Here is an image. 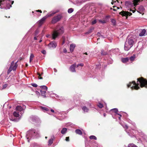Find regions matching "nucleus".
<instances>
[{"label": "nucleus", "mask_w": 147, "mask_h": 147, "mask_svg": "<svg viewBox=\"0 0 147 147\" xmlns=\"http://www.w3.org/2000/svg\"><path fill=\"white\" fill-rule=\"evenodd\" d=\"M42 41V40L41 39H40V40L39 41V42H40Z\"/></svg>", "instance_id": "nucleus-60"}, {"label": "nucleus", "mask_w": 147, "mask_h": 147, "mask_svg": "<svg viewBox=\"0 0 147 147\" xmlns=\"http://www.w3.org/2000/svg\"><path fill=\"white\" fill-rule=\"evenodd\" d=\"M117 115H119V116H120V117H121L122 116V115L118 113H117L116 114Z\"/></svg>", "instance_id": "nucleus-51"}, {"label": "nucleus", "mask_w": 147, "mask_h": 147, "mask_svg": "<svg viewBox=\"0 0 147 147\" xmlns=\"http://www.w3.org/2000/svg\"><path fill=\"white\" fill-rule=\"evenodd\" d=\"M101 54L102 55H106V53H104L103 50H102L101 52Z\"/></svg>", "instance_id": "nucleus-43"}, {"label": "nucleus", "mask_w": 147, "mask_h": 147, "mask_svg": "<svg viewBox=\"0 0 147 147\" xmlns=\"http://www.w3.org/2000/svg\"><path fill=\"white\" fill-rule=\"evenodd\" d=\"M63 51L65 52H66L67 51V50H66V49H63Z\"/></svg>", "instance_id": "nucleus-52"}, {"label": "nucleus", "mask_w": 147, "mask_h": 147, "mask_svg": "<svg viewBox=\"0 0 147 147\" xmlns=\"http://www.w3.org/2000/svg\"><path fill=\"white\" fill-rule=\"evenodd\" d=\"M34 40H37V37H34Z\"/></svg>", "instance_id": "nucleus-59"}, {"label": "nucleus", "mask_w": 147, "mask_h": 147, "mask_svg": "<svg viewBox=\"0 0 147 147\" xmlns=\"http://www.w3.org/2000/svg\"><path fill=\"white\" fill-rule=\"evenodd\" d=\"M56 46L57 45L55 41L50 42L49 45V46L50 48H55Z\"/></svg>", "instance_id": "nucleus-11"}, {"label": "nucleus", "mask_w": 147, "mask_h": 147, "mask_svg": "<svg viewBox=\"0 0 147 147\" xmlns=\"http://www.w3.org/2000/svg\"><path fill=\"white\" fill-rule=\"evenodd\" d=\"M137 80V83H136L134 81H133L132 82H130L127 85L128 87L131 86V84H133V85L131 87V89L132 90L134 89L138 90L140 88V87L139 86V84L138 82L140 83V85L141 87L142 88L144 87H147V80L146 79L141 77L140 78H138Z\"/></svg>", "instance_id": "nucleus-1"}, {"label": "nucleus", "mask_w": 147, "mask_h": 147, "mask_svg": "<svg viewBox=\"0 0 147 147\" xmlns=\"http://www.w3.org/2000/svg\"><path fill=\"white\" fill-rule=\"evenodd\" d=\"M76 45L74 44H72L70 45V50L71 52H72L73 51Z\"/></svg>", "instance_id": "nucleus-15"}, {"label": "nucleus", "mask_w": 147, "mask_h": 147, "mask_svg": "<svg viewBox=\"0 0 147 147\" xmlns=\"http://www.w3.org/2000/svg\"><path fill=\"white\" fill-rule=\"evenodd\" d=\"M31 85L34 87H36L38 86L37 84L34 83H32Z\"/></svg>", "instance_id": "nucleus-39"}, {"label": "nucleus", "mask_w": 147, "mask_h": 147, "mask_svg": "<svg viewBox=\"0 0 147 147\" xmlns=\"http://www.w3.org/2000/svg\"><path fill=\"white\" fill-rule=\"evenodd\" d=\"M62 18L61 15L58 14L57 16H55L52 19L51 22L52 24H55L61 19Z\"/></svg>", "instance_id": "nucleus-6"}, {"label": "nucleus", "mask_w": 147, "mask_h": 147, "mask_svg": "<svg viewBox=\"0 0 147 147\" xmlns=\"http://www.w3.org/2000/svg\"><path fill=\"white\" fill-rule=\"evenodd\" d=\"M127 147H137V146L134 144H129Z\"/></svg>", "instance_id": "nucleus-34"}, {"label": "nucleus", "mask_w": 147, "mask_h": 147, "mask_svg": "<svg viewBox=\"0 0 147 147\" xmlns=\"http://www.w3.org/2000/svg\"><path fill=\"white\" fill-rule=\"evenodd\" d=\"M40 88L42 89H43L44 90H47V87L46 86H40Z\"/></svg>", "instance_id": "nucleus-29"}, {"label": "nucleus", "mask_w": 147, "mask_h": 147, "mask_svg": "<svg viewBox=\"0 0 147 147\" xmlns=\"http://www.w3.org/2000/svg\"><path fill=\"white\" fill-rule=\"evenodd\" d=\"M79 65H80V66L82 67L84 65V64L82 63L79 64Z\"/></svg>", "instance_id": "nucleus-47"}, {"label": "nucleus", "mask_w": 147, "mask_h": 147, "mask_svg": "<svg viewBox=\"0 0 147 147\" xmlns=\"http://www.w3.org/2000/svg\"><path fill=\"white\" fill-rule=\"evenodd\" d=\"M54 138V136H53L49 140L48 142V145L51 146L53 144Z\"/></svg>", "instance_id": "nucleus-16"}, {"label": "nucleus", "mask_w": 147, "mask_h": 147, "mask_svg": "<svg viewBox=\"0 0 147 147\" xmlns=\"http://www.w3.org/2000/svg\"><path fill=\"white\" fill-rule=\"evenodd\" d=\"M64 29L62 27H60L57 28V30L54 32L52 34V37H57L60 36V35L63 33Z\"/></svg>", "instance_id": "nucleus-4"}, {"label": "nucleus", "mask_w": 147, "mask_h": 147, "mask_svg": "<svg viewBox=\"0 0 147 147\" xmlns=\"http://www.w3.org/2000/svg\"><path fill=\"white\" fill-rule=\"evenodd\" d=\"M37 11L39 12H40V13H42V11H41V10H37Z\"/></svg>", "instance_id": "nucleus-48"}, {"label": "nucleus", "mask_w": 147, "mask_h": 147, "mask_svg": "<svg viewBox=\"0 0 147 147\" xmlns=\"http://www.w3.org/2000/svg\"><path fill=\"white\" fill-rule=\"evenodd\" d=\"M119 14L122 15L123 16H125L127 18V16H131L132 14V13H131L128 11H122L119 13Z\"/></svg>", "instance_id": "nucleus-8"}, {"label": "nucleus", "mask_w": 147, "mask_h": 147, "mask_svg": "<svg viewBox=\"0 0 147 147\" xmlns=\"http://www.w3.org/2000/svg\"><path fill=\"white\" fill-rule=\"evenodd\" d=\"M51 111L52 112V113H54V110H53V109H51Z\"/></svg>", "instance_id": "nucleus-49"}, {"label": "nucleus", "mask_w": 147, "mask_h": 147, "mask_svg": "<svg viewBox=\"0 0 147 147\" xmlns=\"http://www.w3.org/2000/svg\"><path fill=\"white\" fill-rule=\"evenodd\" d=\"M19 113H20L19 112L16 111L13 113V115L15 117H19L20 116Z\"/></svg>", "instance_id": "nucleus-17"}, {"label": "nucleus", "mask_w": 147, "mask_h": 147, "mask_svg": "<svg viewBox=\"0 0 147 147\" xmlns=\"http://www.w3.org/2000/svg\"><path fill=\"white\" fill-rule=\"evenodd\" d=\"M47 18V17L45 16L42 18L39 21V24L40 26L42 25L45 22L46 19Z\"/></svg>", "instance_id": "nucleus-12"}, {"label": "nucleus", "mask_w": 147, "mask_h": 147, "mask_svg": "<svg viewBox=\"0 0 147 147\" xmlns=\"http://www.w3.org/2000/svg\"><path fill=\"white\" fill-rule=\"evenodd\" d=\"M123 126L124 128H126L127 129L128 128V126L126 125H124V126Z\"/></svg>", "instance_id": "nucleus-45"}, {"label": "nucleus", "mask_w": 147, "mask_h": 147, "mask_svg": "<svg viewBox=\"0 0 147 147\" xmlns=\"http://www.w3.org/2000/svg\"><path fill=\"white\" fill-rule=\"evenodd\" d=\"M98 21L99 22L102 24L106 23L107 21L106 19L103 20H98Z\"/></svg>", "instance_id": "nucleus-27"}, {"label": "nucleus", "mask_w": 147, "mask_h": 147, "mask_svg": "<svg viewBox=\"0 0 147 147\" xmlns=\"http://www.w3.org/2000/svg\"><path fill=\"white\" fill-rule=\"evenodd\" d=\"M41 52L42 53H43V54H45L46 53V51L45 50H43Z\"/></svg>", "instance_id": "nucleus-42"}, {"label": "nucleus", "mask_w": 147, "mask_h": 147, "mask_svg": "<svg viewBox=\"0 0 147 147\" xmlns=\"http://www.w3.org/2000/svg\"><path fill=\"white\" fill-rule=\"evenodd\" d=\"M96 20H94L92 22V24H96Z\"/></svg>", "instance_id": "nucleus-41"}, {"label": "nucleus", "mask_w": 147, "mask_h": 147, "mask_svg": "<svg viewBox=\"0 0 147 147\" xmlns=\"http://www.w3.org/2000/svg\"><path fill=\"white\" fill-rule=\"evenodd\" d=\"M83 54H85L86 55H88L87 54V53L86 52L85 53H84Z\"/></svg>", "instance_id": "nucleus-63"}, {"label": "nucleus", "mask_w": 147, "mask_h": 147, "mask_svg": "<svg viewBox=\"0 0 147 147\" xmlns=\"http://www.w3.org/2000/svg\"><path fill=\"white\" fill-rule=\"evenodd\" d=\"M41 108L42 110L45 111H48L49 110L48 108L46 107H42Z\"/></svg>", "instance_id": "nucleus-32"}, {"label": "nucleus", "mask_w": 147, "mask_h": 147, "mask_svg": "<svg viewBox=\"0 0 147 147\" xmlns=\"http://www.w3.org/2000/svg\"><path fill=\"white\" fill-rule=\"evenodd\" d=\"M129 59L128 57L123 58L121 59V61L123 63H125L128 61Z\"/></svg>", "instance_id": "nucleus-20"}, {"label": "nucleus", "mask_w": 147, "mask_h": 147, "mask_svg": "<svg viewBox=\"0 0 147 147\" xmlns=\"http://www.w3.org/2000/svg\"><path fill=\"white\" fill-rule=\"evenodd\" d=\"M65 140L67 141H69V137H66V138Z\"/></svg>", "instance_id": "nucleus-44"}, {"label": "nucleus", "mask_w": 147, "mask_h": 147, "mask_svg": "<svg viewBox=\"0 0 147 147\" xmlns=\"http://www.w3.org/2000/svg\"><path fill=\"white\" fill-rule=\"evenodd\" d=\"M67 131V128H63L62 129L61 131V133L62 134H65L66 133Z\"/></svg>", "instance_id": "nucleus-24"}, {"label": "nucleus", "mask_w": 147, "mask_h": 147, "mask_svg": "<svg viewBox=\"0 0 147 147\" xmlns=\"http://www.w3.org/2000/svg\"><path fill=\"white\" fill-rule=\"evenodd\" d=\"M34 147H39V146L37 145H35L34 146Z\"/></svg>", "instance_id": "nucleus-53"}, {"label": "nucleus", "mask_w": 147, "mask_h": 147, "mask_svg": "<svg viewBox=\"0 0 147 147\" xmlns=\"http://www.w3.org/2000/svg\"><path fill=\"white\" fill-rule=\"evenodd\" d=\"M34 55L31 53L30 54V63L31 61L32 60L34 57Z\"/></svg>", "instance_id": "nucleus-28"}, {"label": "nucleus", "mask_w": 147, "mask_h": 147, "mask_svg": "<svg viewBox=\"0 0 147 147\" xmlns=\"http://www.w3.org/2000/svg\"><path fill=\"white\" fill-rule=\"evenodd\" d=\"M142 31L139 34V35L140 36H146L145 34H147L146 32V30L145 29H143L141 30Z\"/></svg>", "instance_id": "nucleus-13"}, {"label": "nucleus", "mask_w": 147, "mask_h": 147, "mask_svg": "<svg viewBox=\"0 0 147 147\" xmlns=\"http://www.w3.org/2000/svg\"><path fill=\"white\" fill-rule=\"evenodd\" d=\"M38 75L39 76H41V74H40V73H38Z\"/></svg>", "instance_id": "nucleus-56"}, {"label": "nucleus", "mask_w": 147, "mask_h": 147, "mask_svg": "<svg viewBox=\"0 0 147 147\" xmlns=\"http://www.w3.org/2000/svg\"><path fill=\"white\" fill-rule=\"evenodd\" d=\"M76 133L78 134L81 135L82 134V131L79 129H77L75 130Z\"/></svg>", "instance_id": "nucleus-22"}, {"label": "nucleus", "mask_w": 147, "mask_h": 147, "mask_svg": "<svg viewBox=\"0 0 147 147\" xmlns=\"http://www.w3.org/2000/svg\"><path fill=\"white\" fill-rule=\"evenodd\" d=\"M103 115L104 117H105L106 115V114L105 113H104Z\"/></svg>", "instance_id": "nucleus-61"}, {"label": "nucleus", "mask_w": 147, "mask_h": 147, "mask_svg": "<svg viewBox=\"0 0 147 147\" xmlns=\"http://www.w3.org/2000/svg\"><path fill=\"white\" fill-rule=\"evenodd\" d=\"M97 106L100 108H102L103 107V105L101 104L100 103H99L98 104Z\"/></svg>", "instance_id": "nucleus-35"}, {"label": "nucleus", "mask_w": 147, "mask_h": 147, "mask_svg": "<svg viewBox=\"0 0 147 147\" xmlns=\"http://www.w3.org/2000/svg\"><path fill=\"white\" fill-rule=\"evenodd\" d=\"M130 11H132L133 13H134L135 12V11L134 10H131V9L130 10Z\"/></svg>", "instance_id": "nucleus-55"}, {"label": "nucleus", "mask_w": 147, "mask_h": 147, "mask_svg": "<svg viewBox=\"0 0 147 147\" xmlns=\"http://www.w3.org/2000/svg\"><path fill=\"white\" fill-rule=\"evenodd\" d=\"M7 84H5L3 85V87H0V90H2L5 89L7 86Z\"/></svg>", "instance_id": "nucleus-26"}, {"label": "nucleus", "mask_w": 147, "mask_h": 147, "mask_svg": "<svg viewBox=\"0 0 147 147\" xmlns=\"http://www.w3.org/2000/svg\"><path fill=\"white\" fill-rule=\"evenodd\" d=\"M140 0H134V6H136L138 4V3L140 2Z\"/></svg>", "instance_id": "nucleus-25"}, {"label": "nucleus", "mask_w": 147, "mask_h": 147, "mask_svg": "<svg viewBox=\"0 0 147 147\" xmlns=\"http://www.w3.org/2000/svg\"><path fill=\"white\" fill-rule=\"evenodd\" d=\"M38 79H42V78L41 77H38Z\"/></svg>", "instance_id": "nucleus-57"}, {"label": "nucleus", "mask_w": 147, "mask_h": 147, "mask_svg": "<svg viewBox=\"0 0 147 147\" xmlns=\"http://www.w3.org/2000/svg\"><path fill=\"white\" fill-rule=\"evenodd\" d=\"M111 111H113V112H114L116 114L117 113L118 111V109L116 108H115L111 109Z\"/></svg>", "instance_id": "nucleus-30"}, {"label": "nucleus", "mask_w": 147, "mask_h": 147, "mask_svg": "<svg viewBox=\"0 0 147 147\" xmlns=\"http://www.w3.org/2000/svg\"><path fill=\"white\" fill-rule=\"evenodd\" d=\"M9 119L11 120L12 121H15L16 120V119H15L13 118H10Z\"/></svg>", "instance_id": "nucleus-46"}, {"label": "nucleus", "mask_w": 147, "mask_h": 147, "mask_svg": "<svg viewBox=\"0 0 147 147\" xmlns=\"http://www.w3.org/2000/svg\"><path fill=\"white\" fill-rule=\"evenodd\" d=\"M7 3V1H6L5 0H0V8L1 9L5 8L6 9H7V8H6L5 7H3L2 6H1V5H4L5 3Z\"/></svg>", "instance_id": "nucleus-9"}, {"label": "nucleus", "mask_w": 147, "mask_h": 147, "mask_svg": "<svg viewBox=\"0 0 147 147\" xmlns=\"http://www.w3.org/2000/svg\"><path fill=\"white\" fill-rule=\"evenodd\" d=\"M26 108L25 106H23L22 107L20 106H18L16 108V111H18L20 114L22 115L24 113V109Z\"/></svg>", "instance_id": "nucleus-7"}, {"label": "nucleus", "mask_w": 147, "mask_h": 147, "mask_svg": "<svg viewBox=\"0 0 147 147\" xmlns=\"http://www.w3.org/2000/svg\"><path fill=\"white\" fill-rule=\"evenodd\" d=\"M82 109L84 113L88 112L89 109L86 107L84 106L82 107Z\"/></svg>", "instance_id": "nucleus-19"}, {"label": "nucleus", "mask_w": 147, "mask_h": 147, "mask_svg": "<svg viewBox=\"0 0 147 147\" xmlns=\"http://www.w3.org/2000/svg\"><path fill=\"white\" fill-rule=\"evenodd\" d=\"M79 66H80V65H79V64H78L77 65V67H78Z\"/></svg>", "instance_id": "nucleus-64"}, {"label": "nucleus", "mask_w": 147, "mask_h": 147, "mask_svg": "<svg viewBox=\"0 0 147 147\" xmlns=\"http://www.w3.org/2000/svg\"><path fill=\"white\" fill-rule=\"evenodd\" d=\"M73 11V9L72 8L69 9L68 10V12L69 13H71Z\"/></svg>", "instance_id": "nucleus-36"}, {"label": "nucleus", "mask_w": 147, "mask_h": 147, "mask_svg": "<svg viewBox=\"0 0 147 147\" xmlns=\"http://www.w3.org/2000/svg\"><path fill=\"white\" fill-rule=\"evenodd\" d=\"M40 136L39 131L32 129L29 130L27 132L26 137L28 142L31 139L37 138Z\"/></svg>", "instance_id": "nucleus-3"}, {"label": "nucleus", "mask_w": 147, "mask_h": 147, "mask_svg": "<svg viewBox=\"0 0 147 147\" xmlns=\"http://www.w3.org/2000/svg\"><path fill=\"white\" fill-rule=\"evenodd\" d=\"M47 90H44L43 89H41L40 90L42 96H43L44 97H46V93Z\"/></svg>", "instance_id": "nucleus-14"}, {"label": "nucleus", "mask_w": 147, "mask_h": 147, "mask_svg": "<svg viewBox=\"0 0 147 147\" xmlns=\"http://www.w3.org/2000/svg\"><path fill=\"white\" fill-rule=\"evenodd\" d=\"M111 22L113 23V25L114 26L116 25V21L115 19H111Z\"/></svg>", "instance_id": "nucleus-33"}, {"label": "nucleus", "mask_w": 147, "mask_h": 147, "mask_svg": "<svg viewBox=\"0 0 147 147\" xmlns=\"http://www.w3.org/2000/svg\"><path fill=\"white\" fill-rule=\"evenodd\" d=\"M39 31V30L38 29L36 30L35 32V34L36 35H37Z\"/></svg>", "instance_id": "nucleus-40"}, {"label": "nucleus", "mask_w": 147, "mask_h": 147, "mask_svg": "<svg viewBox=\"0 0 147 147\" xmlns=\"http://www.w3.org/2000/svg\"><path fill=\"white\" fill-rule=\"evenodd\" d=\"M136 38L127 37L124 45V50L126 51L129 50L137 41Z\"/></svg>", "instance_id": "nucleus-2"}, {"label": "nucleus", "mask_w": 147, "mask_h": 147, "mask_svg": "<svg viewBox=\"0 0 147 147\" xmlns=\"http://www.w3.org/2000/svg\"><path fill=\"white\" fill-rule=\"evenodd\" d=\"M116 1H117V0H113L112 1H113L114 3Z\"/></svg>", "instance_id": "nucleus-54"}, {"label": "nucleus", "mask_w": 147, "mask_h": 147, "mask_svg": "<svg viewBox=\"0 0 147 147\" xmlns=\"http://www.w3.org/2000/svg\"><path fill=\"white\" fill-rule=\"evenodd\" d=\"M58 12L59 11L58 10H57L56 11H53L51 13L48 15L47 16H46V17H47V18L51 17Z\"/></svg>", "instance_id": "nucleus-21"}, {"label": "nucleus", "mask_w": 147, "mask_h": 147, "mask_svg": "<svg viewBox=\"0 0 147 147\" xmlns=\"http://www.w3.org/2000/svg\"><path fill=\"white\" fill-rule=\"evenodd\" d=\"M94 30V28L93 27H91L89 30L88 32H86V34H88L89 33H90L91 31Z\"/></svg>", "instance_id": "nucleus-37"}, {"label": "nucleus", "mask_w": 147, "mask_h": 147, "mask_svg": "<svg viewBox=\"0 0 147 147\" xmlns=\"http://www.w3.org/2000/svg\"><path fill=\"white\" fill-rule=\"evenodd\" d=\"M32 120L33 121L36 120L37 119V117L35 116H33L31 117Z\"/></svg>", "instance_id": "nucleus-38"}, {"label": "nucleus", "mask_w": 147, "mask_h": 147, "mask_svg": "<svg viewBox=\"0 0 147 147\" xmlns=\"http://www.w3.org/2000/svg\"><path fill=\"white\" fill-rule=\"evenodd\" d=\"M109 39H110L111 40H111L112 39V37H109Z\"/></svg>", "instance_id": "nucleus-50"}, {"label": "nucleus", "mask_w": 147, "mask_h": 147, "mask_svg": "<svg viewBox=\"0 0 147 147\" xmlns=\"http://www.w3.org/2000/svg\"><path fill=\"white\" fill-rule=\"evenodd\" d=\"M136 55H135L134 54V55H133L131 56V57H129V60L131 61L132 62L136 58Z\"/></svg>", "instance_id": "nucleus-18"}, {"label": "nucleus", "mask_w": 147, "mask_h": 147, "mask_svg": "<svg viewBox=\"0 0 147 147\" xmlns=\"http://www.w3.org/2000/svg\"><path fill=\"white\" fill-rule=\"evenodd\" d=\"M145 9L144 7L142 6H141L139 8V11H138V12H139L140 13H141L139 11H144Z\"/></svg>", "instance_id": "nucleus-23"}, {"label": "nucleus", "mask_w": 147, "mask_h": 147, "mask_svg": "<svg viewBox=\"0 0 147 147\" xmlns=\"http://www.w3.org/2000/svg\"><path fill=\"white\" fill-rule=\"evenodd\" d=\"M65 41L64 40H63V43H62V45L63 44L65 43Z\"/></svg>", "instance_id": "nucleus-58"}, {"label": "nucleus", "mask_w": 147, "mask_h": 147, "mask_svg": "<svg viewBox=\"0 0 147 147\" xmlns=\"http://www.w3.org/2000/svg\"><path fill=\"white\" fill-rule=\"evenodd\" d=\"M76 67V64L74 63L70 67V70L72 72H76V71L75 70V67Z\"/></svg>", "instance_id": "nucleus-10"}, {"label": "nucleus", "mask_w": 147, "mask_h": 147, "mask_svg": "<svg viewBox=\"0 0 147 147\" xmlns=\"http://www.w3.org/2000/svg\"><path fill=\"white\" fill-rule=\"evenodd\" d=\"M121 117H120V116H119V120H121Z\"/></svg>", "instance_id": "nucleus-62"}, {"label": "nucleus", "mask_w": 147, "mask_h": 147, "mask_svg": "<svg viewBox=\"0 0 147 147\" xmlns=\"http://www.w3.org/2000/svg\"><path fill=\"white\" fill-rule=\"evenodd\" d=\"M89 138L91 140L94 139V140H96L97 139L96 137L95 136L93 135L90 136Z\"/></svg>", "instance_id": "nucleus-31"}, {"label": "nucleus", "mask_w": 147, "mask_h": 147, "mask_svg": "<svg viewBox=\"0 0 147 147\" xmlns=\"http://www.w3.org/2000/svg\"><path fill=\"white\" fill-rule=\"evenodd\" d=\"M18 61L14 63V61H12L11 64L10 66L7 71V74H9L12 70H15L18 66L17 64Z\"/></svg>", "instance_id": "nucleus-5"}]
</instances>
